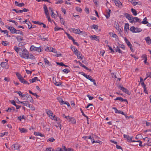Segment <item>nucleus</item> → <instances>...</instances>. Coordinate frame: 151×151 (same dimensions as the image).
<instances>
[{"mask_svg": "<svg viewBox=\"0 0 151 151\" xmlns=\"http://www.w3.org/2000/svg\"><path fill=\"white\" fill-rule=\"evenodd\" d=\"M16 75L17 77H18V79L19 80L20 79H21L22 77V76L21 74H20L18 73H16Z\"/></svg>", "mask_w": 151, "mask_h": 151, "instance_id": "a18cd8bd", "label": "nucleus"}, {"mask_svg": "<svg viewBox=\"0 0 151 151\" xmlns=\"http://www.w3.org/2000/svg\"><path fill=\"white\" fill-rule=\"evenodd\" d=\"M19 81L22 83L24 84H27L29 85V83L27 81H26L23 77L19 79Z\"/></svg>", "mask_w": 151, "mask_h": 151, "instance_id": "2eb2a0df", "label": "nucleus"}, {"mask_svg": "<svg viewBox=\"0 0 151 151\" xmlns=\"http://www.w3.org/2000/svg\"><path fill=\"white\" fill-rule=\"evenodd\" d=\"M45 151H53V149L52 147L47 148H46Z\"/></svg>", "mask_w": 151, "mask_h": 151, "instance_id": "052dcab7", "label": "nucleus"}, {"mask_svg": "<svg viewBox=\"0 0 151 151\" xmlns=\"http://www.w3.org/2000/svg\"><path fill=\"white\" fill-rule=\"evenodd\" d=\"M84 34H85V32L83 31H82L80 30L78 34L80 35H84Z\"/></svg>", "mask_w": 151, "mask_h": 151, "instance_id": "69168bd1", "label": "nucleus"}, {"mask_svg": "<svg viewBox=\"0 0 151 151\" xmlns=\"http://www.w3.org/2000/svg\"><path fill=\"white\" fill-rule=\"evenodd\" d=\"M7 63L5 62H3L1 63V65L2 67H5L7 65Z\"/></svg>", "mask_w": 151, "mask_h": 151, "instance_id": "58836bf2", "label": "nucleus"}, {"mask_svg": "<svg viewBox=\"0 0 151 151\" xmlns=\"http://www.w3.org/2000/svg\"><path fill=\"white\" fill-rule=\"evenodd\" d=\"M119 48H122L123 49V50H124L125 49V45H121V44H120L119 45Z\"/></svg>", "mask_w": 151, "mask_h": 151, "instance_id": "603ef678", "label": "nucleus"}, {"mask_svg": "<svg viewBox=\"0 0 151 151\" xmlns=\"http://www.w3.org/2000/svg\"><path fill=\"white\" fill-rule=\"evenodd\" d=\"M125 15L126 18L129 20L130 22L131 23H133V22H134V20L133 18L134 17H133L132 15H131L128 13H125Z\"/></svg>", "mask_w": 151, "mask_h": 151, "instance_id": "f03ea898", "label": "nucleus"}, {"mask_svg": "<svg viewBox=\"0 0 151 151\" xmlns=\"http://www.w3.org/2000/svg\"><path fill=\"white\" fill-rule=\"evenodd\" d=\"M91 37L92 38V39H94L96 41H99V39L98 38V37L96 35H94L93 36H91Z\"/></svg>", "mask_w": 151, "mask_h": 151, "instance_id": "bb28decb", "label": "nucleus"}, {"mask_svg": "<svg viewBox=\"0 0 151 151\" xmlns=\"http://www.w3.org/2000/svg\"><path fill=\"white\" fill-rule=\"evenodd\" d=\"M80 29L79 28L76 29L75 28H71L70 31L73 32V33L76 34H78L80 32Z\"/></svg>", "mask_w": 151, "mask_h": 151, "instance_id": "9d476101", "label": "nucleus"}, {"mask_svg": "<svg viewBox=\"0 0 151 151\" xmlns=\"http://www.w3.org/2000/svg\"><path fill=\"white\" fill-rule=\"evenodd\" d=\"M13 148L14 149V150H18L19 148V146L17 144L13 145L12 146V148Z\"/></svg>", "mask_w": 151, "mask_h": 151, "instance_id": "4be33fe9", "label": "nucleus"}, {"mask_svg": "<svg viewBox=\"0 0 151 151\" xmlns=\"http://www.w3.org/2000/svg\"><path fill=\"white\" fill-rule=\"evenodd\" d=\"M15 4L16 5L19 7H22L24 5V3H19L17 1H15Z\"/></svg>", "mask_w": 151, "mask_h": 151, "instance_id": "4468645a", "label": "nucleus"}, {"mask_svg": "<svg viewBox=\"0 0 151 151\" xmlns=\"http://www.w3.org/2000/svg\"><path fill=\"white\" fill-rule=\"evenodd\" d=\"M93 1L95 4L96 6H99V4L98 3V0H93Z\"/></svg>", "mask_w": 151, "mask_h": 151, "instance_id": "0e129e2a", "label": "nucleus"}, {"mask_svg": "<svg viewBox=\"0 0 151 151\" xmlns=\"http://www.w3.org/2000/svg\"><path fill=\"white\" fill-rule=\"evenodd\" d=\"M114 27L119 32H122V30L119 28V24L116 22H114Z\"/></svg>", "mask_w": 151, "mask_h": 151, "instance_id": "0eeeda50", "label": "nucleus"}, {"mask_svg": "<svg viewBox=\"0 0 151 151\" xmlns=\"http://www.w3.org/2000/svg\"><path fill=\"white\" fill-rule=\"evenodd\" d=\"M109 11L107 12V14L105 15L107 19H108L110 16V13L111 12V10L109 9Z\"/></svg>", "mask_w": 151, "mask_h": 151, "instance_id": "a878e982", "label": "nucleus"}, {"mask_svg": "<svg viewBox=\"0 0 151 151\" xmlns=\"http://www.w3.org/2000/svg\"><path fill=\"white\" fill-rule=\"evenodd\" d=\"M52 47H47L46 49H45V51H46L51 52V50Z\"/></svg>", "mask_w": 151, "mask_h": 151, "instance_id": "09e8293b", "label": "nucleus"}, {"mask_svg": "<svg viewBox=\"0 0 151 151\" xmlns=\"http://www.w3.org/2000/svg\"><path fill=\"white\" fill-rule=\"evenodd\" d=\"M6 27L11 31L12 34H14L15 33V31H16V29L12 26H6Z\"/></svg>", "mask_w": 151, "mask_h": 151, "instance_id": "20e7f679", "label": "nucleus"}, {"mask_svg": "<svg viewBox=\"0 0 151 151\" xmlns=\"http://www.w3.org/2000/svg\"><path fill=\"white\" fill-rule=\"evenodd\" d=\"M18 119L19 120L21 121L22 119H24V116L23 115L22 116H19L18 117Z\"/></svg>", "mask_w": 151, "mask_h": 151, "instance_id": "bf43d9fd", "label": "nucleus"}, {"mask_svg": "<svg viewBox=\"0 0 151 151\" xmlns=\"http://www.w3.org/2000/svg\"><path fill=\"white\" fill-rule=\"evenodd\" d=\"M46 111L47 112V115H48L49 117L51 118V115L53 114L52 112V111L50 110H49L47 111L46 110Z\"/></svg>", "mask_w": 151, "mask_h": 151, "instance_id": "c85d7f7f", "label": "nucleus"}, {"mask_svg": "<svg viewBox=\"0 0 151 151\" xmlns=\"http://www.w3.org/2000/svg\"><path fill=\"white\" fill-rule=\"evenodd\" d=\"M56 64L58 65H60L62 66H64V63L62 62H61V63L56 62Z\"/></svg>", "mask_w": 151, "mask_h": 151, "instance_id": "338daca9", "label": "nucleus"}, {"mask_svg": "<svg viewBox=\"0 0 151 151\" xmlns=\"http://www.w3.org/2000/svg\"><path fill=\"white\" fill-rule=\"evenodd\" d=\"M135 27L134 26L132 27L129 30L131 31L133 33H135Z\"/></svg>", "mask_w": 151, "mask_h": 151, "instance_id": "c9c22d12", "label": "nucleus"}, {"mask_svg": "<svg viewBox=\"0 0 151 151\" xmlns=\"http://www.w3.org/2000/svg\"><path fill=\"white\" fill-rule=\"evenodd\" d=\"M78 63L80 65L83 67L84 68L86 69H88V68L85 66L84 65L82 64V63L79 61H78Z\"/></svg>", "mask_w": 151, "mask_h": 151, "instance_id": "f704fd0d", "label": "nucleus"}, {"mask_svg": "<svg viewBox=\"0 0 151 151\" xmlns=\"http://www.w3.org/2000/svg\"><path fill=\"white\" fill-rule=\"evenodd\" d=\"M44 62H45L46 64H47L49 66H51L52 65L51 64H50V62L49 61L47 60V58H44Z\"/></svg>", "mask_w": 151, "mask_h": 151, "instance_id": "5701e85b", "label": "nucleus"}, {"mask_svg": "<svg viewBox=\"0 0 151 151\" xmlns=\"http://www.w3.org/2000/svg\"><path fill=\"white\" fill-rule=\"evenodd\" d=\"M145 39L147 43L148 44H151V39H150L149 37H147Z\"/></svg>", "mask_w": 151, "mask_h": 151, "instance_id": "b1692460", "label": "nucleus"}, {"mask_svg": "<svg viewBox=\"0 0 151 151\" xmlns=\"http://www.w3.org/2000/svg\"><path fill=\"white\" fill-rule=\"evenodd\" d=\"M147 19L146 17H145L143 19V21L141 23L144 24H146L148 23V22L147 21Z\"/></svg>", "mask_w": 151, "mask_h": 151, "instance_id": "79ce46f5", "label": "nucleus"}, {"mask_svg": "<svg viewBox=\"0 0 151 151\" xmlns=\"http://www.w3.org/2000/svg\"><path fill=\"white\" fill-rule=\"evenodd\" d=\"M19 54L21 58L25 59H27L28 58V55L29 54V52L27 49L24 48L21 50V51L19 52Z\"/></svg>", "mask_w": 151, "mask_h": 151, "instance_id": "f257e3e1", "label": "nucleus"}, {"mask_svg": "<svg viewBox=\"0 0 151 151\" xmlns=\"http://www.w3.org/2000/svg\"><path fill=\"white\" fill-rule=\"evenodd\" d=\"M71 49L74 52V53H75L76 52L78 51L77 50L76 48L74 46H72L71 47Z\"/></svg>", "mask_w": 151, "mask_h": 151, "instance_id": "37998d69", "label": "nucleus"}, {"mask_svg": "<svg viewBox=\"0 0 151 151\" xmlns=\"http://www.w3.org/2000/svg\"><path fill=\"white\" fill-rule=\"evenodd\" d=\"M34 133V134L35 135H39L42 137L44 136V135L42 134L39 132H35Z\"/></svg>", "mask_w": 151, "mask_h": 151, "instance_id": "72a5a7b5", "label": "nucleus"}, {"mask_svg": "<svg viewBox=\"0 0 151 151\" xmlns=\"http://www.w3.org/2000/svg\"><path fill=\"white\" fill-rule=\"evenodd\" d=\"M36 47H35L33 45H32L31 46V47H30V50L31 51H35V48H36Z\"/></svg>", "mask_w": 151, "mask_h": 151, "instance_id": "6e6d98bb", "label": "nucleus"}, {"mask_svg": "<svg viewBox=\"0 0 151 151\" xmlns=\"http://www.w3.org/2000/svg\"><path fill=\"white\" fill-rule=\"evenodd\" d=\"M37 51L38 52H40L41 51V48L40 47H36L35 49V51Z\"/></svg>", "mask_w": 151, "mask_h": 151, "instance_id": "a19ab883", "label": "nucleus"}, {"mask_svg": "<svg viewBox=\"0 0 151 151\" xmlns=\"http://www.w3.org/2000/svg\"><path fill=\"white\" fill-rule=\"evenodd\" d=\"M69 120H70V122H71L72 123L75 124L76 123V121L75 119L73 117H71V119H69Z\"/></svg>", "mask_w": 151, "mask_h": 151, "instance_id": "473e14b6", "label": "nucleus"}, {"mask_svg": "<svg viewBox=\"0 0 151 151\" xmlns=\"http://www.w3.org/2000/svg\"><path fill=\"white\" fill-rule=\"evenodd\" d=\"M17 41L19 42H20L23 40V38L21 36H18L16 37Z\"/></svg>", "mask_w": 151, "mask_h": 151, "instance_id": "e433bc0d", "label": "nucleus"}, {"mask_svg": "<svg viewBox=\"0 0 151 151\" xmlns=\"http://www.w3.org/2000/svg\"><path fill=\"white\" fill-rule=\"evenodd\" d=\"M114 100H119L121 101L122 102L125 101L127 103V104H128V102L127 99H124L121 97H117L116 99H114Z\"/></svg>", "mask_w": 151, "mask_h": 151, "instance_id": "1a4fd4ad", "label": "nucleus"}, {"mask_svg": "<svg viewBox=\"0 0 151 151\" xmlns=\"http://www.w3.org/2000/svg\"><path fill=\"white\" fill-rule=\"evenodd\" d=\"M54 83L55 85L59 86L61 84V83L60 82H57L56 81H55Z\"/></svg>", "mask_w": 151, "mask_h": 151, "instance_id": "864d4df0", "label": "nucleus"}, {"mask_svg": "<svg viewBox=\"0 0 151 151\" xmlns=\"http://www.w3.org/2000/svg\"><path fill=\"white\" fill-rule=\"evenodd\" d=\"M118 88L120 90H122L123 92L127 93L128 95L130 94L129 91L127 89L124 87L123 86H119Z\"/></svg>", "mask_w": 151, "mask_h": 151, "instance_id": "7ed1b4c3", "label": "nucleus"}, {"mask_svg": "<svg viewBox=\"0 0 151 151\" xmlns=\"http://www.w3.org/2000/svg\"><path fill=\"white\" fill-rule=\"evenodd\" d=\"M136 143H139V146H144V145H142V142L140 140H137V141H135Z\"/></svg>", "mask_w": 151, "mask_h": 151, "instance_id": "5fc2aeb1", "label": "nucleus"}, {"mask_svg": "<svg viewBox=\"0 0 151 151\" xmlns=\"http://www.w3.org/2000/svg\"><path fill=\"white\" fill-rule=\"evenodd\" d=\"M142 31V29L138 27L135 28V33L139 32Z\"/></svg>", "mask_w": 151, "mask_h": 151, "instance_id": "ea45409f", "label": "nucleus"}, {"mask_svg": "<svg viewBox=\"0 0 151 151\" xmlns=\"http://www.w3.org/2000/svg\"><path fill=\"white\" fill-rule=\"evenodd\" d=\"M38 78L37 77H35L34 78L32 79V83H34L37 80Z\"/></svg>", "mask_w": 151, "mask_h": 151, "instance_id": "774afa93", "label": "nucleus"}, {"mask_svg": "<svg viewBox=\"0 0 151 151\" xmlns=\"http://www.w3.org/2000/svg\"><path fill=\"white\" fill-rule=\"evenodd\" d=\"M14 49L17 53H19V52L21 51V50H22L20 48L16 46L14 47Z\"/></svg>", "mask_w": 151, "mask_h": 151, "instance_id": "412c9836", "label": "nucleus"}, {"mask_svg": "<svg viewBox=\"0 0 151 151\" xmlns=\"http://www.w3.org/2000/svg\"><path fill=\"white\" fill-rule=\"evenodd\" d=\"M43 8L44 9L45 13L46 15L47 16L48 15H49V14L48 13V11L47 9V7L45 4L44 5Z\"/></svg>", "mask_w": 151, "mask_h": 151, "instance_id": "f8f14e48", "label": "nucleus"}, {"mask_svg": "<svg viewBox=\"0 0 151 151\" xmlns=\"http://www.w3.org/2000/svg\"><path fill=\"white\" fill-rule=\"evenodd\" d=\"M112 109L115 110V112L116 113L121 114L123 115H125V114L122 111L118 110L116 107H113Z\"/></svg>", "mask_w": 151, "mask_h": 151, "instance_id": "6e6552de", "label": "nucleus"}, {"mask_svg": "<svg viewBox=\"0 0 151 151\" xmlns=\"http://www.w3.org/2000/svg\"><path fill=\"white\" fill-rule=\"evenodd\" d=\"M27 59H35V57L32 55V54H30L28 55V57Z\"/></svg>", "mask_w": 151, "mask_h": 151, "instance_id": "cd10ccee", "label": "nucleus"}, {"mask_svg": "<svg viewBox=\"0 0 151 151\" xmlns=\"http://www.w3.org/2000/svg\"><path fill=\"white\" fill-rule=\"evenodd\" d=\"M133 18H134V19L135 20V21H134V22H140L141 21L139 19V18H137V17H134Z\"/></svg>", "mask_w": 151, "mask_h": 151, "instance_id": "c03bdc74", "label": "nucleus"}, {"mask_svg": "<svg viewBox=\"0 0 151 151\" xmlns=\"http://www.w3.org/2000/svg\"><path fill=\"white\" fill-rule=\"evenodd\" d=\"M19 130L21 133H25L27 132V130L24 128H19Z\"/></svg>", "mask_w": 151, "mask_h": 151, "instance_id": "2f4dec72", "label": "nucleus"}, {"mask_svg": "<svg viewBox=\"0 0 151 151\" xmlns=\"http://www.w3.org/2000/svg\"><path fill=\"white\" fill-rule=\"evenodd\" d=\"M142 137V135L141 134H139L137 135L135 137V139H141V138Z\"/></svg>", "mask_w": 151, "mask_h": 151, "instance_id": "49530a36", "label": "nucleus"}, {"mask_svg": "<svg viewBox=\"0 0 151 151\" xmlns=\"http://www.w3.org/2000/svg\"><path fill=\"white\" fill-rule=\"evenodd\" d=\"M17 34H19L22 35H23V32L20 31V30H17L16 29V31H15V33Z\"/></svg>", "mask_w": 151, "mask_h": 151, "instance_id": "7c9ffc66", "label": "nucleus"}, {"mask_svg": "<svg viewBox=\"0 0 151 151\" xmlns=\"http://www.w3.org/2000/svg\"><path fill=\"white\" fill-rule=\"evenodd\" d=\"M124 138H126L128 140H129V135L124 134Z\"/></svg>", "mask_w": 151, "mask_h": 151, "instance_id": "4d7b16f0", "label": "nucleus"}, {"mask_svg": "<svg viewBox=\"0 0 151 151\" xmlns=\"http://www.w3.org/2000/svg\"><path fill=\"white\" fill-rule=\"evenodd\" d=\"M23 103H22V104H23V105L27 106L28 105V107L29 108H30V106H31V105L30 104H29V102L28 101H23Z\"/></svg>", "mask_w": 151, "mask_h": 151, "instance_id": "aec40b11", "label": "nucleus"}, {"mask_svg": "<svg viewBox=\"0 0 151 151\" xmlns=\"http://www.w3.org/2000/svg\"><path fill=\"white\" fill-rule=\"evenodd\" d=\"M51 118L53 120H55L56 121H58L60 120V119L59 118L55 115L53 116L52 115H51Z\"/></svg>", "mask_w": 151, "mask_h": 151, "instance_id": "a211bd4d", "label": "nucleus"}, {"mask_svg": "<svg viewBox=\"0 0 151 151\" xmlns=\"http://www.w3.org/2000/svg\"><path fill=\"white\" fill-rule=\"evenodd\" d=\"M25 96H26V97L27 98H25L24 99H25L26 100L28 99L31 102H33V99L30 95H29L28 93H27L25 94Z\"/></svg>", "mask_w": 151, "mask_h": 151, "instance_id": "423d86ee", "label": "nucleus"}, {"mask_svg": "<svg viewBox=\"0 0 151 151\" xmlns=\"http://www.w3.org/2000/svg\"><path fill=\"white\" fill-rule=\"evenodd\" d=\"M7 42L6 41H2V45H4V46H7V45H9V43H6V42Z\"/></svg>", "mask_w": 151, "mask_h": 151, "instance_id": "e2e57ef3", "label": "nucleus"}, {"mask_svg": "<svg viewBox=\"0 0 151 151\" xmlns=\"http://www.w3.org/2000/svg\"><path fill=\"white\" fill-rule=\"evenodd\" d=\"M91 29H94L97 30L98 28V26L97 25L93 24L92 26H91Z\"/></svg>", "mask_w": 151, "mask_h": 151, "instance_id": "c756f323", "label": "nucleus"}, {"mask_svg": "<svg viewBox=\"0 0 151 151\" xmlns=\"http://www.w3.org/2000/svg\"><path fill=\"white\" fill-rule=\"evenodd\" d=\"M129 26V24L128 23H126L125 24L124 31L125 32H128Z\"/></svg>", "mask_w": 151, "mask_h": 151, "instance_id": "ddd939ff", "label": "nucleus"}, {"mask_svg": "<svg viewBox=\"0 0 151 151\" xmlns=\"http://www.w3.org/2000/svg\"><path fill=\"white\" fill-rule=\"evenodd\" d=\"M55 140V139L53 137L50 138L47 140V142H52Z\"/></svg>", "mask_w": 151, "mask_h": 151, "instance_id": "de8ad7c7", "label": "nucleus"}, {"mask_svg": "<svg viewBox=\"0 0 151 151\" xmlns=\"http://www.w3.org/2000/svg\"><path fill=\"white\" fill-rule=\"evenodd\" d=\"M60 29L63 30V29L62 28H61V27H55V28H54V30L55 31H58V30H60Z\"/></svg>", "mask_w": 151, "mask_h": 151, "instance_id": "680f3d73", "label": "nucleus"}, {"mask_svg": "<svg viewBox=\"0 0 151 151\" xmlns=\"http://www.w3.org/2000/svg\"><path fill=\"white\" fill-rule=\"evenodd\" d=\"M15 93H18L21 98H23L25 96V94L22 95V93L20 91H15Z\"/></svg>", "mask_w": 151, "mask_h": 151, "instance_id": "6ab92c4d", "label": "nucleus"}, {"mask_svg": "<svg viewBox=\"0 0 151 151\" xmlns=\"http://www.w3.org/2000/svg\"><path fill=\"white\" fill-rule=\"evenodd\" d=\"M131 12L134 15L136 16L137 15V13L135 9L133 8H132L131 9Z\"/></svg>", "mask_w": 151, "mask_h": 151, "instance_id": "4c0bfd02", "label": "nucleus"}, {"mask_svg": "<svg viewBox=\"0 0 151 151\" xmlns=\"http://www.w3.org/2000/svg\"><path fill=\"white\" fill-rule=\"evenodd\" d=\"M119 47H118V46L116 47V52H118L119 53H122V51L119 48Z\"/></svg>", "mask_w": 151, "mask_h": 151, "instance_id": "3c124183", "label": "nucleus"}, {"mask_svg": "<svg viewBox=\"0 0 151 151\" xmlns=\"http://www.w3.org/2000/svg\"><path fill=\"white\" fill-rule=\"evenodd\" d=\"M82 75L86 77L87 79H88L91 81H93V79L91 78V77L89 75L86 74L85 73H83Z\"/></svg>", "mask_w": 151, "mask_h": 151, "instance_id": "9b49d317", "label": "nucleus"}, {"mask_svg": "<svg viewBox=\"0 0 151 151\" xmlns=\"http://www.w3.org/2000/svg\"><path fill=\"white\" fill-rule=\"evenodd\" d=\"M66 33L67 34L68 38L69 39L71 40H73L74 39L71 36H70L69 34H68L67 33Z\"/></svg>", "mask_w": 151, "mask_h": 151, "instance_id": "8fccbe9b", "label": "nucleus"}, {"mask_svg": "<svg viewBox=\"0 0 151 151\" xmlns=\"http://www.w3.org/2000/svg\"><path fill=\"white\" fill-rule=\"evenodd\" d=\"M124 40L128 47H131V46H132V45L130 43V42L126 37L124 38Z\"/></svg>", "mask_w": 151, "mask_h": 151, "instance_id": "f3484780", "label": "nucleus"}, {"mask_svg": "<svg viewBox=\"0 0 151 151\" xmlns=\"http://www.w3.org/2000/svg\"><path fill=\"white\" fill-rule=\"evenodd\" d=\"M76 9L77 11L80 12H81L82 11V9L78 7H76Z\"/></svg>", "mask_w": 151, "mask_h": 151, "instance_id": "13d9d810", "label": "nucleus"}, {"mask_svg": "<svg viewBox=\"0 0 151 151\" xmlns=\"http://www.w3.org/2000/svg\"><path fill=\"white\" fill-rule=\"evenodd\" d=\"M38 37H39L40 38V39L41 40H42L43 41H45V40H47V39H48L47 37H42V36L40 35H38Z\"/></svg>", "mask_w": 151, "mask_h": 151, "instance_id": "393cba45", "label": "nucleus"}, {"mask_svg": "<svg viewBox=\"0 0 151 151\" xmlns=\"http://www.w3.org/2000/svg\"><path fill=\"white\" fill-rule=\"evenodd\" d=\"M75 53L76 55H77L78 59H79L81 58V59H82V58L81 57V54L80 52H79L78 53V51L76 52Z\"/></svg>", "mask_w": 151, "mask_h": 151, "instance_id": "dca6fc26", "label": "nucleus"}, {"mask_svg": "<svg viewBox=\"0 0 151 151\" xmlns=\"http://www.w3.org/2000/svg\"><path fill=\"white\" fill-rule=\"evenodd\" d=\"M114 2L116 5L119 8H121L123 6L122 3L119 0H116Z\"/></svg>", "mask_w": 151, "mask_h": 151, "instance_id": "39448f33", "label": "nucleus"}]
</instances>
